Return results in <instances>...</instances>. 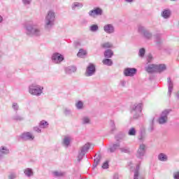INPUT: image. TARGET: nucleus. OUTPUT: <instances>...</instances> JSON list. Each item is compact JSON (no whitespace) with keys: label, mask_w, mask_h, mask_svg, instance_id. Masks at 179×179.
<instances>
[{"label":"nucleus","mask_w":179,"mask_h":179,"mask_svg":"<svg viewBox=\"0 0 179 179\" xmlns=\"http://www.w3.org/2000/svg\"><path fill=\"white\" fill-rule=\"evenodd\" d=\"M25 29L27 36L31 37H40L41 36V29L37 27V24L33 21H29L26 24Z\"/></svg>","instance_id":"obj_1"},{"label":"nucleus","mask_w":179,"mask_h":179,"mask_svg":"<svg viewBox=\"0 0 179 179\" xmlns=\"http://www.w3.org/2000/svg\"><path fill=\"white\" fill-rule=\"evenodd\" d=\"M55 23V11L50 10L45 17V29L51 30Z\"/></svg>","instance_id":"obj_2"},{"label":"nucleus","mask_w":179,"mask_h":179,"mask_svg":"<svg viewBox=\"0 0 179 179\" xmlns=\"http://www.w3.org/2000/svg\"><path fill=\"white\" fill-rule=\"evenodd\" d=\"M142 108H143L142 103H135L131 107L130 113L134 120H138L142 115Z\"/></svg>","instance_id":"obj_3"},{"label":"nucleus","mask_w":179,"mask_h":179,"mask_svg":"<svg viewBox=\"0 0 179 179\" xmlns=\"http://www.w3.org/2000/svg\"><path fill=\"white\" fill-rule=\"evenodd\" d=\"M43 90H44V87L37 84H31L29 86V93L32 96H41Z\"/></svg>","instance_id":"obj_4"},{"label":"nucleus","mask_w":179,"mask_h":179,"mask_svg":"<svg viewBox=\"0 0 179 179\" xmlns=\"http://www.w3.org/2000/svg\"><path fill=\"white\" fill-rule=\"evenodd\" d=\"M170 113H171V110L170 109H166L161 113L157 120V122L159 125H164V124H167L169 122V114H170Z\"/></svg>","instance_id":"obj_5"},{"label":"nucleus","mask_w":179,"mask_h":179,"mask_svg":"<svg viewBox=\"0 0 179 179\" xmlns=\"http://www.w3.org/2000/svg\"><path fill=\"white\" fill-rule=\"evenodd\" d=\"M138 31L140 34H142L145 38L147 40H152L153 38V34L149 30H148L145 27L140 25L138 28Z\"/></svg>","instance_id":"obj_6"},{"label":"nucleus","mask_w":179,"mask_h":179,"mask_svg":"<svg viewBox=\"0 0 179 179\" xmlns=\"http://www.w3.org/2000/svg\"><path fill=\"white\" fill-rule=\"evenodd\" d=\"M145 155H146V145L143 143L140 144L136 154V158L142 160L145 157Z\"/></svg>","instance_id":"obj_7"},{"label":"nucleus","mask_w":179,"mask_h":179,"mask_svg":"<svg viewBox=\"0 0 179 179\" xmlns=\"http://www.w3.org/2000/svg\"><path fill=\"white\" fill-rule=\"evenodd\" d=\"M136 72H138V70L135 68H126L123 71V74L125 76L132 78V76H135V75H136Z\"/></svg>","instance_id":"obj_8"},{"label":"nucleus","mask_w":179,"mask_h":179,"mask_svg":"<svg viewBox=\"0 0 179 179\" xmlns=\"http://www.w3.org/2000/svg\"><path fill=\"white\" fill-rule=\"evenodd\" d=\"M52 61L54 64H59L64 61V56L58 52L54 53L52 56Z\"/></svg>","instance_id":"obj_9"},{"label":"nucleus","mask_w":179,"mask_h":179,"mask_svg":"<svg viewBox=\"0 0 179 179\" xmlns=\"http://www.w3.org/2000/svg\"><path fill=\"white\" fill-rule=\"evenodd\" d=\"M88 15L91 17H95V16H101V15H103V10L100 8H96L94 10H91L88 13Z\"/></svg>","instance_id":"obj_10"},{"label":"nucleus","mask_w":179,"mask_h":179,"mask_svg":"<svg viewBox=\"0 0 179 179\" xmlns=\"http://www.w3.org/2000/svg\"><path fill=\"white\" fill-rule=\"evenodd\" d=\"M96 73V66H94V64H90V65L87 67L85 76H93L94 73Z\"/></svg>","instance_id":"obj_11"},{"label":"nucleus","mask_w":179,"mask_h":179,"mask_svg":"<svg viewBox=\"0 0 179 179\" xmlns=\"http://www.w3.org/2000/svg\"><path fill=\"white\" fill-rule=\"evenodd\" d=\"M103 31L107 33V34H113V33L115 31V28L114 27V25L111 24H105L103 27Z\"/></svg>","instance_id":"obj_12"},{"label":"nucleus","mask_w":179,"mask_h":179,"mask_svg":"<svg viewBox=\"0 0 179 179\" xmlns=\"http://www.w3.org/2000/svg\"><path fill=\"white\" fill-rule=\"evenodd\" d=\"M20 138L22 141H33L34 139V136L29 131L23 133Z\"/></svg>","instance_id":"obj_13"},{"label":"nucleus","mask_w":179,"mask_h":179,"mask_svg":"<svg viewBox=\"0 0 179 179\" xmlns=\"http://www.w3.org/2000/svg\"><path fill=\"white\" fill-rule=\"evenodd\" d=\"M167 85H168V95L171 96V93L173 92V89L174 87V83L171 80V78L169 77L167 78Z\"/></svg>","instance_id":"obj_14"},{"label":"nucleus","mask_w":179,"mask_h":179,"mask_svg":"<svg viewBox=\"0 0 179 179\" xmlns=\"http://www.w3.org/2000/svg\"><path fill=\"white\" fill-rule=\"evenodd\" d=\"M24 174L27 178H31L34 176V171L31 168H26L24 169Z\"/></svg>","instance_id":"obj_15"},{"label":"nucleus","mask_w":179,"mask_h":179,"mask_svg":"<svg viewBox=\"0 0 179 179\" xmlns=\"http://www.w3.org/2000/svg\"><path fill=\"white\" fill-rule=\"evenodd\" d=\"M155 66H156V72H158L159 73H162V72H164V71L167 69V66L164 64H155Z\"/></svg>","instance_id":"obj_16"},{"label":"nucleus","mask_w":179,"mask_h":179,"mask_svg":"<svg viewBox=\"0 0 179 179\" xmlns=\"http://www.w3.org/2000/svg\"><path fill=\"white\" fill-rule=\"evenodd\" d=\"M140 169H141V165L138 164L136 166V169L134 170V179H143V177L141 176V174H139Z\"/></svg>","instance_id":"obj_17"},{"label":"nucleus","mask_w":179,"mask_h":179,"mask_svg":"<svg viewBox=\"0 0 179 179\" xmlns=\"http://www.w3.org/2000/svg\"><path fill=\"white\" fill-rule=\"evenodd\" d=\"M62 145L64 148H69L71 145V137L66 136L62 141Z\"/></svg>","instance_id":"obj_18"},{"label":"nucleus","mask_w":179,"mask_h":179,"mask_svg":"<svg viewBox=\"0 0 179 179\" xmlns=\"http://www.w3.org/2000/svg\"><path fill=\"white\" fill-rule=\"evenodd\" d=\"M145 71L148 73H153L156 72V64H149L147 67H145Z\"/></svg>","instance_id":"obj_19"},{"label":"nucleus","mask_w":179,"mask_h":179,"mask_svg":"<svg viewBox=\"0 0 179 179\" xmlns=\"http://www.w3.org/2000/svg\"><path fill=\"white\" fill-rule=\"evenodd\" d=\"M65 72L68 75H71V73H75L76 72V67L75 66H70L65 69Z\"/></svg>","instance_id":"obj_20"},{"label":"nucleus","mask_w":179,"mask_h":179,"mask_svg":"<svg viewBox=\"0 0 179 179\" xmlns=\"http://www.w3.org/2000/svg\"><path fill=\"white\" fill-rule=\"evenodd\" d=\"M101 162V156L100 155H96L95 159H94L93 169H96L99 166V163Z\"/></svg>","instance_id":"obj_21"},{"label":"nucleus","mask_w":179,"mask_h":179,"mask_svg":"<svg viewBox=\"0 0 179 179\" xmlns=\"http://www.w3.org/2000/svg\"><path fill=\"white\" fill-rule=\"evenodd\" d=\"M171 15V11L170 10H164L162 13L161 16L164 17V19H169Z\"/></svg>","instance_id":"obj_22"},{"label":"nucleus","mask_w":179,"mask_h":179,"mask_svg":"<svg viewBox=\"0 0 179 179\" xmlns=\"http://www.w3.org/2000/svg\"><path fill=\"white\" fill-rule=\"evenodd\" d=\"M155 38L157 45H161V44H163V39H162V35L157 34L155 35Z\"/></svg>","instance_id":"obj_23"},{"label":"nucleus","mask_w":179,"mask_h":179,"mask_svg":"<svg viewBox=\"0 0 179 179\" xmlns=\"http://www.w3.org/2000/svg\"><path fill=\"white\" fill-rule=\"evenodd\" d=\"M10 151L9 149H8V148L5 147V146H1L0 148V156H3L5 155H9Z\"/></svg>","instance_id":"obj_24"},{"label":"nucleus","mask_w":179,"mask_h":179,"mask_svg":"<svg viewBox=\"0 0 179 179\" xmlns=\"http://www.w3.org/2000/svg\"><path fill=\"white\" fill-rule=\"evenodd\" d=\"M120 146H121V144H120V143H117L113 144V145L109 148L110 152V153H114V152H115V150H116L117 149H120Z\"/></svg>","instance_id":"obj_25"},{"label":"nucleus","mask_w":179,"mask_h":179,"mask_svg":"<svg viewBox=\"0 0 179 179\" xmlns=\"http://www.w3.org/2000/svg\"><path fill=\"white\" fill-rule=\"evenodd\" d=\"M158 160H159V162H167L169 157L164 153H160L158 155Z\"/></svg>","instance_id":"obj_26"},{"label":"nucleus","mask_w":179,"mask_h":179,"mask_svg":"<svg viewBox=\"0 0 179 179\" xmlns=\"http://www.w3.org/2000/svg\"><path fill=\"white\" fill-rule=\"evenodd\" d=\"M89 149H90V143H86L83 147L80 148V152H82L83 153H87Z\"/></svg>","instance_id":"obj_27"},{"label":"nucleus","mask_w":179,"mask_h":179,"mask_svg":"<svg viewBox=\"0 0 179 179\" xmlns=\"http://www.w3.org/2000/svg\"><path fill=\"white\" fill-rule=\"evenodd\" d=\"M114 55V52L110 49H108L104 52L105 58H111Z\"/></svg>","instance_id":"obj_28"},{"label":"nucleus","mask_w":179,"mask_h":179,"mask_svg":"<svg viewBox=\"0 0 179 179\" xmlns=\"http://www.w3.org/2000/svg\"><path fill=\"white\" fill-rule=\"evenodd\" d=\"M92 121L90 120V117L88 116H84L82 118V124L83 125H87L89 124H91Z\"/></svg>","instance_id":"obj_29"},{"label":"nucleus","mask_w":179,"mask_h":179,"mask_svg":"<svg viewBox=\"0 0 179 179\" xmlns=\"http://www.w3.org/2000/svg\"><path fill=\"white\" fill-rule=\"evenodd\" d=\"M12 119L13 120V121H23L24 120V117L19 115L17 112L16 114L13 116Z\"/></svg>","instance_id":"obj_30"},{"label":"nucleus","mask_w":179,"mask_h":179,"mask_svg":"<svg viewBox=\"0 0 179 179\" xmlns=\"http://www.w3.org/2000/svg\"><path fill=\"white\" fill-rule=\"evenodd\" d=\"M86 54H87L86 52V50H83V49H80L77 56L78 57V58H84L85 55H86Z\"/></svg>","instance_id":"obj_31"},{"label":"nucleus","mask_w":179,"mask_h":179,"mask_svg":"<svg viewBox=\"0 0 179 179\" xmlns=\"http://www.w3.org/2000/svg\"><path fill=\"white\" fill-rule=\"evenodd\" d=\"M39 128L45 129L48 128V122L45 120H42L39 123Z\"/></svg>","instance_id":"obj_32"},{"label":"nucleus","mask_w":179,"mask_h":179,"mask_svg":"<svg viewBox=\"0 0 179 179\" xmlns=\"http://www.w3.org/2000/svg\"><path fill=\"white\" fill-rule=\"evenodd\" d=\"M76 8H83V4L82 3H79V2H75L73 3L71 8L73 9V10H75V9H76Z\"/></svg>","instance_id":"obj_33"},{"label":"nucleus","mask_w":179,"mask_h":179,"mask_svg":"<svg viewBox=\"0 0 179 179\" xmlns=\"http://www.w3.org/2000/svg\"><path fill=\"white\" fill-rule=\"evenodd\" d=\"M103 65H107L108 66H111L113 65V60L110 59H105L102 61Z\"/></svg>","instance_id":"obj_34"},{"label":"nucleus","mask_w":179,"mask_h":179,"mask_svg":"<svg viewBox=\"0 0 179 179\" xmlns=\"http://www.w3.org/2000/svg\"><path fill=\"white\" fill-rule=\"evenodd\" d=\"M145 52L146 50H145L144 48H140L138 51V57H140V58H143V57H145Z\"/></svg>","instance_id":"obj_35"},{"label":"nucleus","mask_w":179,"mask_h":179,"mask_svg":"<svg viewBox=\"0 0 179 179\" xmlns=\"http://www.w3.org/2000/svg\"><path fill=\"white\" fill-rule=\"evenodd\" d=\"M99 30V25L97 24H92L90 27V31H92V33H95Z\"/></svg>","instance_id":"obj_36"},{"label":"nucleus","mask_w":179,"mask_h":179,"mask_svg":"<svg viewBox=\"0 0 179 179\" xmlns=\"http://www.w3.org/2000/svg\"><path fill=\"white\" fill-rule=\"evenodd\" d=\"M101 47H102V48H111V47H113V44L110 42H106V43H102L101 45Z\"/></svg>","instance_id":"obj_37"},{"label":"nucleus","mask_w":179,"mask_h":179,"mask_svg":"<svg viewBox=\"0 0 179 179\" xmlns=\"http://www.w3.org/2000/svg\"><path fill=\"white\" fill-rule=\"evenodd\" d=\"M64 115H66V117H69L70 115H72V111L71 110V109H69L68 108H64Z\"/></svg>","instance_id":"obj_38"},{"label":"nucleus","mask_w":179,"mask_h":179,"mask_svg":"<svg viewBox=\"0 0 179 179\" xmlns=\"http://www.w3.org/2000/svg\"><path fill=\"white\" fill-rule=\"evenodd\" d=\"M128 135H129V136H135V135H136V129L131 127L128 131Z\"/></svg>","instance_id":"obj_39"},{"label":"nucleus","mask_w":179,"mask_h":179,"mask_svg":"<svg viewBox=\"0 0 179 179\" xmlns=\"http://www.w3.org/2000/svg\"><path fill=\"white\" fill-rule=\"evenodd\" d=\"M8 179H17V174L16 172H10L8 176Z\"/></svg>","instance_id":"obj_40"},{"label":"nucleus","mask_w":179,"mask_h":179,"mask_svg":"<svg viewBox=\"0 0 179 179\" xmlns=\"http://www.w3.org/2000/svg\"><path fill=\"white\" fill-rule=\"evenodd\" d=\"M110 124H111L110 132L111 134H114V132L117 131V128H115V123H114V121L111 120Z\"/></svg>","instance_id":"obj_41"},{"label":"nucleus","mask_w":179,"mask_h":179,"mask_svg":"<svg viewBox=\"0 0 179 179\" xmlns=\"http://www.w3.org/2000/svg\"><path fill=\"white\" fill-rule=\"evenodd\" d=\"M76 107L78 110H82V108H83V102H82V101H78V103H76Z\"/></svg>","instance_id":"obj_42"},{"label":"nucleus","mask_w":179,"mask_h":179,"mask_svg":"<svg viewBox=\"0 0 179 179\" xmlns=\"http://www.w3.org/2000/svg\"><path fill=\"white\" fill-rule=\"evenodd\" d=\"M64 175H65V173L64 172H61V171L53 172V176H55V177H63V176Z\"/></svg>","instance_id":"obj_43"},{"label":"nucleus","mask_w":179,"mask_h":179,"mask_svg":"<svg viewBox=\"0 0 179 179\" xmlns=\"http://www.w3.org/2000/svg\"><path fill=\"white\" fill-rule=\"evenodd\" d=\"M120 152H122V153H129V148L128 147H123V148H119Z\"/></svg>","instance_id":"obj_44"},{"label":"nucleus","mask_w":179,"mask_h":179,"mask_svg":"<svg viewBox=\"0 0 179 179\" xmlns=\"http://www.w3.org/2000/svg\"><path fill=\"white\" fill-rule=\"evenodd\" d=\"M86 154L85 152H82L81 151H80L78 153V162H80V160H82V159H83V157Z\"/></svg>","instance_id":"obj_45"},{"label":"nucleus","mask_w":179,"mask_h":179,"mask_svg":"<svg viewBox=\"0 0 179 179\" xmlns=\"http://www.w3.org/2000/svg\"><path fill=\"white\" fill-rule=\"evenodd\" d=\"M12 108L14 110V111H16L17 113V110H19V105L17 103H13L12 105Z\"/></svg>","instance_id":"obj_46"},{"label":"nucleus","mask_w":179,"mask_h":179,"mask_svg":"<svg viewBox=\"0 0 179 179\" xmlns=\"http://www.w3.org/2000/svg\"><path fill=\"white\" fill-rule=\"evenodd\" d=\"M145 139H146V136L143 134H141L138 137L140 142H145Z\"/></svg>","instance_id":"obj_47"},{"label":"nucleus","mask_w":179,"mask_h":179,"mask_svg":"<svg viewBox=\"0 0 179 179\" xmlns=\"http://www.w3.org/2000/svg\"><path fill=\"white\" fill-rule=\"evenodd\" d=\"M22 3L24 5H30V3H31V0H22Z\"/></svg>","instance_id":"obj_48"},{"label":"nucleus","mask_w":179,"mask_h":179,"mask_svg":"<svg viewBox=\"0 0 179 179\" xmlns=\"http://www.w3.org/2000/svg\"><path fill=\"white\" fill-rule=\"evenodd\" d=\"M34 131H35V132H38V134H41V129L38 127H34Z\"/></svg>","instance_id":"obj_49"},{"label":"nucleus","mask_w":179,"mask_h":179,"mask_svg":"<svg viewBox=\"0 0 179 179\" xmlns=\"http://www.w3.org/2000/svg\"><path fill=\"white\" fill-rule=\"evenodd\" d=\"M102 169H108V162H106L102 165Z\"/></svg>","instance_id":"obj_50"},{"label":"nucleus","mask_w":179,"mask_h":179,"mask_svg":"<svg viewBox=\"0 0 179 179\" xmlns=\"http://www.w3.org/2000/svg\"><path fill=\"white\" fill-rule=\"evenodd\" d=\"M115 138V140L117 142V143H120V142H121V141L122 140V138H121L118 136H116Z\"/></svg>","instance_id":"obj_51"},{"label":"nucleus","mask_w":179,"mask_h":179,"mask_svg":"<svg viewBox=\"0 0 179 179\" xmlns=\"http://www.w3.org/2000/svg\"><path fill=\"white\" fill-rule=\"evenodd\" d=\"M173 178L179 179V172H176L173 173Z\"/></svg>","instance_id":"obj_52"},{"label":"nucleus","mask_w":179,"mask_h":179,"mask_svg":"<svg viewBox=\"0 0 179 179\" xmlns=\"http://www.w3.org/2000/svg\"><path fill=\"white\" fill-rule=\"evenodd\" d=\"M152 58H153V56H152L151 54L148 55V58H147L148 62H151Z\"/></svg>","instance_id":"obj_53"},{"label":"nucleus","mask_w":179,"mask_h":179,"mask_svg":"<svg viewBox=\"0 0 179 179\" xmlns=\"http://www.w3.org/2000/svg\"><path fill=\"white\" fill-rule=\"evenodd\" d=\"M120 83L123 87H125V85H127V82L124 80H120Z\"/></svg>","instance_id":"obj_54"},{"label":"nucleus","mask_w":179,"mask_h":179,"mask_svg":"<svg viewBox=\"0 0 179 179\" xmlns=\"http://www.w3.org/2000/svg\"><path fill=\"white\" fill-rule=\"evenodd\" d=\"M153 129H155V127H153V124H151L150 129H149V131L150 132L153 131Z\"/></svg>","instance_id":"obj_55"},{"label":"nucleus","mask_w":179,"mask_h":179,"mask_svg":"<svg viewBox=\"0 0 179 179\" xmlns=\"http://www.w3.org/2000/svg\"><path fill=\"white\" fill-rule=\"evenodd\" d=\"M135 0H124L125 2H127V3H132V2H134Z\"/></svg>","instance_id":"obj_56"},{"label":"nucleus","mask_w":179,"mask_h":179,"mask_svg":"<svg viewBox=\"0 0 179 179\" xmlns=\"http://www.w3.org/2000/svg\"><path fill=\"white\" fill-rule=\"evenodd\" d=\"M119 178V176L117 173H115L114 176H113V179H118Z\"/></svg>","instance_id":"obj_57"},{"label":"nucleus","mask_w":179,"mask_h":179,"mask_svg":"<svg viewBox=\"0 0 179 179\" xmlns=\"http://www.w3.org/2000/svg\"><path fill=\"white\" fill-rule=\"evenodd\" d=\"M2 22H3V17L2 15H0V23H2Z\"/></svg>","instance_id":"obj_58"},{"label":"nucleus","mask_w":179,"mask_h":179,"mask_svg":"<svg viewBox=\"0 0 179 179\" xmlns=\"http://www.w3.org/2000/svg\"><path fill=\"white\" fill-rule=\"evenodd\" d=\"M176 97H177V99H179V92H177Z\"/></svg>","instance_id":"obj_59"},{"label":"nucleus","mask_w":179,"mask_h":179,"mask_svg":"<svg viewBox=\"0 0 179 179\" xmlns=\"http://www.w3.org/2000/svg\"><path fill=\"white\" fill-rule=\"evenodd\" d=\"M171 1H176V0H171Z\"/></svg>","instance_id":"obj_60"}]
</instances>
